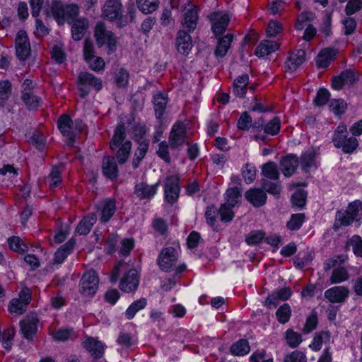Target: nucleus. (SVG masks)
<instances>
[{
	"mask_svg": "<svg viewBox=\"0 0 362 362\" xmlns=\"http://www.w3.org/2000/svg\"><path fill=\"white\" fill-rule=\"evenodd\" d=\"M137 8L144 14L155 11L159 6V0H136Z\"/></svg>",
	"mask_w": 362,
	"mask_h": 362,
	"instance_id": "nucleus-37",
	"label": "nucleus"
},
{
	"mask_svg": "<svg viewBox=\"0 0 362 362\" xmlns=\"http://www.w3.org/2000/svg\"><path fill=\"white\" fill-rule=\"evenodd\" d=\"M242 175L246 183H252L255 180L256 176L255 167L250 164H246L245 168L243 170Z\"/></svg>",
	"mask_w": 362,
	"mask_h": 362,
	"instance_id": "nucleus-60",
	"label": "nucleus"
},
{
	"mask_svg": "<svg viewBox=\"0 0 362 362\" xmlns=\"http://www.w3.org/2000/svg\"><path fill=\"white\" fill-rule=\"evenodd\" d=\"M153 103L156 118L161 119L168 103V98L164 94L158 93L153 97Z\"/></svg>",
	"mask_w": 362,
	"mask_h": 362,
	"instance_id": "nucleus-36",
	"label": "nucleus"
},
{
	"mask_svg": "<svg viewBox=\"0 0 362 362\" xmlns=\"http://www.w3.org/2000/svg\"><path fill=\"white\" fill-rule=\"evenodd\" d=\"M335 147L341 148L344 153H352L358 148L359 144L357 139L354 136L348 137L347 135L332 139Z\"/></svg>",
	"mask_w": 362,
	"mask_h": 362,
	"instance_id": "nucleus-17",
	"label": "nucleus"
},
{
	"mask_svg": "<svg viewBox=\"0 0 362 362\" xmlns=\"http://www.w3.org/2000/svg\"><path fill=\"white\" fill-rule=\"evenodd\" d=\"M187 138V128L182 122H176L172 127L168 142L172 148L182 146Z\"/></svg>",
	"mask_w": 362,
	"mask_h": 362,
	"instance_id": "nucleus-9",
	"label": "nucleus"
},
{
	"mask_svg": "<svg viewBox=\"0 0 362 362\" xmlns=\"http://www.w3.org/2000/svg\"><path fill=\"white\" fill-rule=\"evenodd\" d=\"M31 300V293L30 290L25 287L21 290L18 293V298L12 299L8 306L10 313L16 315L23 314Z\"/></svg>",
	"mask_w": 362,
	"mask_h": 362,
	"instance_id": "nucleus-5",
	"label": "nucleus"
},
{
	"mask_svg": "<svg viewBox=\"0 0 362 362\" xmlns=\"http://www.w3.org/2000/svg\"><path fill=\"white\" fill-rule=\"evenodd\" d=\"M71 34L72 37L76 41H79L82 39L88 28V21L86 18H75L71 21Z\"/></svg>",
	"mask_w": 362,
	"mask_h": 362,
	"instance_id": "nucleus-27",
	"label": "nucleus"
},
{
	"mask_svg": "<svg viewBox=\"0 0 362 362\" xmlns=\"http://www.w3.org/2000/svg\"><path fill=\"white\" fill-rule=\"evenodd\" d=\"M226 195V203L231 206H235L241 197L240 191L237 187L228 189Z\"/></svg>",
	"mask_w": 362,
	"mask_h": 362,
	"instance_id": "nucleus-46",
	"label": "nucleus"
},
{
	"mask_svg": "<svg viewBox=\"0 0 362 362\" xmlns=\"http://www.w3.org/2000/svg\"><path fill=\"white\" fill-rule=\"evenodd\" d=\"M102 172L104 176L111 180L118 177V167L116 159L112 156H105L102 163Z\"/></svg>",
	"mask_w": 362,
	"mask_h": 362,
	"instance_id": "nucleus-20",
	"label": "nucleus"
},
{
	"mask_svg": "<svg viewBox=\"0 0 362 362\" xmlns=\"http://www.w3.org/2000/svg\"><path fill=\"white\" fill-rule=\"evenodd\" d=\"M94 37L99 47L105 45H107L108 54L115 52L117 49L116 37L114 33L107 28L104 23H97L94 30Z\"/></svg>",
	"mask_w": 362,
	"mask_h": 362,
	"instance_id": "nucleus-3",
	"label": "nucleus"
},
{
	"mask_svg": "<svg viewBox=\"0 0 362 362\" xmlns=\"http://www.w3.org/2000/svg\"><path fill=\"white\" fill-rule=\"evenodd\" d=\"M307 192L303 189H297L291 197L293 206L303 208L306 203Z\"/></svg>",
	"mask_w": 362,
	"mask_h": 362,
	"instance_id": "nucleus-52",
	"label": "nucleus"
},
{
	"mask_svg": "<svg viewBox=\"0 0 362 362\" xmlns=\"http://www.w3.org/2000/svg\"><path fill=\"white\" fill-rule=\"evenodd\" d=\"M80 96L85 98L92 89L99 91L103 88V81L88 72H81L77 80Z\"/></svg>",
	"mask_w": 362,
	"mask_h": 362,
	"instance_id": "nucleus-4",
	"label": "nucleus"
},
{
	"mask_svg": "<svg viewBox=\"0 0 362 362\" xmlns=\"http://www.w3.org/2000/svg\"><path fill=\"white\" fill-rule=\"evenodd\" d=\"M298 163V157L294 154H289L281 160L280 169L286 177H290L295 173Z\"/></svg>",
	"mask_w": 362,
	"mask_h": 362,
	"instance_id": "nucleus-21",
	"label": "nucleus"
},
{
	"mask_svg": "<svg viewBox=\"0 0 362 362\" xmlns=\"http://www.w3.org/2000/svg\"><path fill=\"white\" fill-rule=\"evenodd\" d=\"M159 182L154 185H148L141 182L135 185L134 194L139 199H150L156 194Z\"/></svg>",
	"mask_w": 362,
	"mask_h": 362,
	"instance_id": "nucleus-18",
	"label": "nucleus"
},
{
	"mask_svg": "<svg viewBox=\"0 0 362 362\" xmlns=\"http://www.w3.org/2000/svg\"><path fill=\"white\" fill-rule=\"evenodd\" d=\"M291 315V308L288 303H284L276 312L277 320L281 323H286Z\"/></svg>",
	"mask_w": 362,
	"mask_h": 362,
	"instance_id": "nucleus-45",
	"label": "nucleus"
},
{
	"mask_svg": "<svg viewBox=\"0 0 362 362\" xmlns=\"http://www.w3.org/2000/svg\"><path fill=\"white\" fill-rule=\"evenodd\" d=\"M98 283L99 279L95 271L85 272L80 281V293L84 297H93L98 290Z\"/></svg>",
	"mask_w": 362,
	"mask_h": 362,
	"instance_id": "nucleus-6",
	"label": "nucleus"
},
{
	"mask_svg": "<svg viewBox=\"0 0 362 362\" xmlns=\"http://www.w3.org/2000/svg\"><path fill=\"white\" fill-rule=\"evenodd\" d=\"M16 53L21 61H25L30 54V45L25 31L20 30L16 37Z\"/></svg>",
	"mask_w": 362,
	"mask_h": 362,
	"instance_id": "nucleus-10",
	"label": "nucleus"
},
{
	"mask_svg": "<svg viewBox=\"0 0 362 362\" xmlns=\"http://www.w3.org/2000/svg\"><path fill=\"white\" fill-rule=\"evenodd\" d=\"M38 322L37 315L34 313L28 315L25 319L20 322L21 331L25 339H33L37 331Z\"/></svg>",
	"mask_w": 362,
	"mask_h": 362,
	"instance_id": "nucleus-13",
	"label": "nucleus"
},
{
	"mask_svg": "<svg viewBox=\"0 0 362 362\" xmlns=\"http://www.w3.org/2000/svg\"><path fill=\"white\" fill-rule=\"evenodd\" d=\"M281 129V121L278 117H275L264 127V132L270 135H276Z\"/></svg>",
	"mask_w": 362,
	"mask_h": 362,
	"instance_id": "nucleus-51",
	"label": "nucleus"
},
{
	"mask_svg": "<svg viewBox=\"0 0 362 362\" xmlns=\"http://www.w3.org/2000/svg\"><path fill=\"white\" fill-rule=\"evenodd\" d=\"M245 197L255 207L263 206L266 203L267 198L265 192L257 188L247 190L245 194Z\"/></svg>",
	"mask_w": 362,
	"mask_h": 362,
	"instance_id": "nucleus-24",
	"label": "nucleus"
},
{
	"mask_svg": "<svg viewBox=\"0 0 362 362\" xmlns=\"http://www.w3.org/2000/svg\"><path fill=\"white\" fill-rule=\"evenodd\" d=\"M122 11L123 6L120 0H107L103 8V16L112 21L116 20Z\"/></svg>",
	"mask_w": 362,
	"mask_h": 362,
	"instance_id": "nucleus-16",
	"label": "nucleus"
},
{
	"mask_svg": "<svg viewBox=\"0 0 362 362\" xmlns=\"http://www.w3.org/2000/svg\"><path fill=\"white\" fill-rule=\"evenodd\" d=\"M252 119L247 112H244L240 115L237 127L243 131H247L252 127Z\"/></svg>",
	"mask_w": 362,
	"mask_h": 362,
	"instance_id": "nucleus-55",
	"label": "nucleus"
},
{
	"mask_svg": "<svg viewBox=\"0 0 362 362\" xmlns=\"http://www.w3.org/2000/svg\"><path fill=\"white\" fill-rule=\"evenodd\" d=\"M149 144L148 139L141 138L138 140V146L134 151L132 163L134 169H136L139 166L140 162L146 156Z\"/></svg>",
	"mask_w": 362,
	"mask_h": 362,
	"instance_id": "nucleus-23",
	"label": "nucleus"
},
{
	"mask_svg": "<svg viewBox=\"0 0 362 362\" xmlns=\"http://www.w3.org/2000/svg\"><path fill=\"white\" fill-rule=\"evenodd\" d=\"M93 59L90 58V59L86 61L90 69L95 71H100L103 70L105 68V62L102 57H93Z\"/></svg>",
	"mask_w": 362,
	"mask_h": 362,
	"instance_id": "nucleus-63",
	"label": "nucleus"
},
{
	"mask_svg": "<svg viewBox=\"0 0 362 362\" xmlns=\"http://www.w3.org/2000/svg\"><path fill=\"white\" fill-rule=\"evenodd\" d=\"M198 13L195 7L189 8L184 14L182 25L189 32L193 31L197 25Z\"/></svg>",
	"mask_w": 362,
	"mask_h": 362,
	"instance_id": "nucleus-33",
	"label": "nucleus"
},
{
	"mask_svg": "<svg viewBox=\"0 0 362 362\" xmlns=\"http://www.w3.org/2000/svg\"><path fill=\"white\" fill-rule=\"evenodd\" d=\"M9 247L17 252L23 253L27 250V246L22 242L18 237H12L8 239Z\"/></svg>",
	"mask_w": 362,
	"mask_h": 362,
	"instance_id": "nucleus-53",
	"label": "nucleus"
},
{
	"mask_svg": "<svg viewBox=\"0 0 362 362\" xmlns=\"http://www.w3.org/2000/svg\"><path fill=\"white\" fill-rule=\"evenodd\" d=\"M315 157V152L313 149H309L302 153L300 164L303 172L308 173L313 167H317Z\"/></svg>",
	"mask_w": 362,
	"mask_h": 362,
	"instance_id": "nucleus-31",
	"label": "nucleus"
},
{
	"mask_svg": "<svg viewBox=\"0 0 362 362\" xmlns=\"http://www.w3.org/2000/svg\"><path fill=\"white\" fill-rule=\"evenodd\" d=\"M169 145L165 141H163L159 144L158 149L156 151L157 155L167 163H170L171 161Z\"/></svg>",
	"mask_w": 362,
	"mask_h": 362,
	"instance_id": "nucleus-57",
	"label": "nucleus"
},
{
	"mask_svg": "<svg viewBox=\"0 0 362 362\" xmlns=\"http://www.w3.org/2000/svg\"><path fill=\"white\" fill-rule=\"evenodd\" d=\"M230 353L235 356H243L250 351L249 343L246 339H240L230 347Z\"/></svg>",
	"mask_w": 362,
	"mask_h": 362,
	"instance_id": "nucleus-42",
	"label": "nucleus"
},
{
	"mask_svg": "<svg viewBox=\"0 0 362 362\" xmlns=\"http://www.w3.org/2000/svg\"><path fill=\"white\" fill-rule=\"evenodd\" d=\"M139 284V278L136 269L129 270L122 278L119 288L126 293L135 291Z\"/></svg>",
	"mask_w": 362,
	"mask_h": 362,
	"instance_id": "nucleus-14",
	"label": "nucleus"
},
{
	"mask_svg": "<svg viewBox=\"0 0 362 362\" xmlns=\"http://www.w3.org/2000/svg\"><path fill=\"white\" fill-rule=\"evenodd\" d=\"M262 173L264 177L274 180H276L279 177L276 164L272 161L262 165Z\"/></svg>",
	"mask_w": 362,
	"mask_h": 362,
	"instance_id": "nucleus-41",
	"label": "nucleus"
},
{
	"mask_svg": "<svg viewBox=\"0 0 362 362\" xmlns=\"http://www.w3.org/2000/svg\"><path fill=\"white\" fill-rule=\"evenodd\" d=\"M180 177L177 175L167 177L164 187L165 199L170 204H174L178 199L180 187L179 185Z\"/></svg>",
	"mask_w": 362,
	"mask_h": 362,
	"instance_id": "nucleus-8",
	"label": "nucleus"
},
{
	"mask_svg": "<svg viewBox=\"0 0 362 362\" xmlns=\"http://www.w3.org/2000/svg\"><path fill=\"white\" fill-rule=\"evenodd\" d=\"M330 340V334L328 331H322L315 334L313 342L310 345V347L317 351L320 350L323 343H327Z\"/></svg>",
	"mask_w": 362,
	"mask_h": 362,
	"instance_id": "nucleus-40",
	"label": "nucleus"
},
{
	"mask_svg": "<svg viewBox=\"0 0 362 362\" xmlns=\"http://www.w3.org/2000/svg\"><path fill=\"white\" fill-rule=\"evenodd\" d=\"M126 139V127L124 123H119L114 131V134L110 142L112 151L117 150L116 158L118 163L124 165L129 159L132 151V142Z\"/></svg>",
	"mask_w": 362,
	"mask_h": 362,
	"instance_id": "nucleus-1",
	"label": "nucleus"
},
{
	"mask_svg": "<svg viewBox=\"0 0 362 362\" xmlns=\"http://www.w3.org/2000/svg\"><path fill=\"white\" fill-rule=\"evenodd\" d=\"M279 46L280 45L275 41L262 40L257 47L255 54L259 57L267 56L277 50Z\"/></svg>",
	"mask_w": 362,
	"mask_h": 362,
	"instance_id": "nucleus-30",
	"label": "nucleus"
},
{
	"mask_svg": "<svg viewBox=\"0 0 362 362\" xmlns=\"http://www.w3.org/2000/svg\"><path fill=\"white\" fill-rule=\"evenodd\" d=\"M29 98L22 99L27 107L30 110H37L42 103V98L34 95L33 93H28Z\"/></svg>",
	"mask_w": 362,
	"mask_h": 362,
	"instance_id": "nucleus-58",
	"label": "nucleus"
},
{
	"mask_svg": "<svg viewBox=\"0 0 362 362\" xmlns=\"http://www.w3.org/2000/svg\"><path fill=\"white\" fill-rule=\"evenodd\" d=\"M305 61V52L303 49H298L291 54L290 57L286 62L285 68L287 71H294L299 66Z\"/></svg>",
	"mask_w": 362,
	"mask_h": 362,
	"instance_id": "nucleus-28",
	"label": "nucleus"
},
{
	"mask_svg": "<svg viewBox=\"0 0 362 362\" xmlns=\"http://www.w3.org/2000/svg\"><path fill=\"white\" fill-rule=\"evenodd\" d=\"M349 278L347 270L344 267H339L333 269L330 281L332 284H339L348 280Z\"/></svg>",
	"mask_w": 362,
	"mask_h": 362,
	"instance_id": "nucleus-43",
	"label": "nucleus"
},
{
	"mask_svg": "<svg viewBox=\"0 0 362 362\" xmlns=\"http://www.w3.org/2000/svg\"><path fill=\"white\" fill-rule=\"evenodd\" d=\"M285 338L291 348H296L302 342L301 335L292 329H288L286 332Z\"/></svg>",
	"mask_w": 362,
	"mask_h": 362,
	"instance_id": "nucleus-50",
	"label": "nucleus"
},
{
	"mask_svg": "<svg viewBox=\"0 0 362 362\" xmlns=\"http://www.w3.org/2000/svg\"><path fill=\"white\" fill-rule=\"evenodd\" d=\"M262 187L264 190L273 195H278L281 192L280 185L264 179L262 180Z\"/></svg>",
	"mask_w": 362,
	"mask_h": 362,
	"instance_id": "nucleus-61",
	"label": "nucleus"
},
{
	"mask_svg": "<svg viewBox=\"0 0 362 362\" xmlns=\"http://www.w3.org/2000/svg\"><path fill=\"white\" fill-rule=\"evenodd\" d=\"M233 34L228 33L223 37H217L218 42L214 51L216 57L223 58L227 54L233 40Z\"/></svg>",
	"mask_w": 362,
	"mask_h": 362,
	"instance_id": "nucleus-22",
	"label": "nucleus"
},
{
	"mask_svg": "<svg viewBox=\"0 0 362 362\" xmlns=\"http://www.w3.org/2000/svg\"><path fill=\"white\" fill-rule=\"evenodd\" d=\"M318 323L317 316L316 313H313L308 317L305 325L303 328V332L305 334H308L314 330Z\"/></svg>",
	"mask_w": 362,
	"mask_h": 362,
	"instance_id": "nucleus-62",
	"label": "nucleus"
},
{
	"mask_svg": "<svg viewBox=\"0 0 362 362\" xmlns=\"http://www.w3.org/2000/svg\"><path fill=\"white\" fill-rule=\"evenodd\" d=\"M50 10L59 25H63L65 21L71 23L79 13V8L76 4H64L57 0L52 1Z\"/></svg>",
	"mask_w": 362,
	"mask_h": 362,
	"instance_id": "nucleus-2",
	"label": "nucleus"
},
{
	"mask_svg": "<svg viewBox=\"0 0 362 362\" xmlns=\"http://www.w3.org/2000/svg\"><path fill=\"white\" fill-rule=\"evenodd\" d=\"M75 245V240L71 238L64 245L61 246L54 254V262L57 264L62 263L67 256L72 252Z\"/></svg>",
	"mask_w": 362,
	"mask_h": 362,
	"instance_id": "nucleus-32",
	"label": "nucleus"
},
{
	"mask_svg": "<svg viewBox=\"0 0 362 362\" xmlns=\"http://www.w3.org/2000/svg\"><path fill=\"white\" fill-rule=\"evenodd\" d=\"M178 259L177 251L173 247L163 248L160 251L157 263L161 270L170 272L176 265Z\"/></svg>",
	"mask_w": 362,
	"mask_h": 362,
	"instance_id": "nucleus-7",
	"label": "nucleus"
},
{
	"mask_svg": "<svg viewBox=\"0 0 362 362\" xmlns=\"http://www.w3.org/2000/svg\"><path fill=\"white\" fill-rule=\"evenodd\" d=\"M284 362H307V357L303 351L296 350L287 354Z\"/></svg>",
	"mask_w": 362,
	"mask_h": 362,
	"instance_id": "nucleus-59",
	"label": "nucleus"
},
{
	"mask_svg": "<svg viewBox=\"0 0 362 362\" xmlns=\"http://www.w3.org/2000/svg\"><path fill=\"white\" fill-rule=\"evenodd\" d=\"M348 244L352 247L354 253L357 257H362V239L359 235H353Z\"/></svg>",
	"mask_w": 362,
	"mask_h": 362,
	"instance_id": "nucleus-54",
	"label": "nucleus"
},
{
	"mask_svg": "<svg viewBox=\"0 0 362 362\" xmlns=\"http://www.w3.org/2000/svg\"><path fill=\"white\" fill-rule=\"evenodd\" d=\"M305 216L304 214L300 213L293 214L286 224L287 228L291 230H298L302 226L305 221Z\"/></svg>",
	"mask_w": 362,
	"mask_h": 362,
	"instance_id": "nucleus-47",
	"label": "nucleus"
},
{
	"mask_svg": "<svg viewBox=\"0 0 362 362\" xmlns=\"http://www.w3.org/2000/svg\"><path fill=\"white\" fill-rule=\"evenodd\" d=\"M97 216L94 213H90L78 223L76 228V233L80 235L88 234L93 225L96 223Z\"/></svg>",
	"mask_w": 362,
	"mask_h": 362,
	"instance_id": "nucleus-26",
	"label": "nucleus"
},
{
	"mask_svg": "<svg viewBox=\"0 0 362 362\" xmlns=\"http://www.w3.org/2000/svg\"><path fill=\"white\" fill-rule=\"evenodd\" d=\"M264 236L265 233L263 230H253L247 235L245 241L250 245H256L259 243Z\"/></svg>",
	"mask_w": 362,
	"mask_h": 362,
	"instance_id": "nucleus-56",
	"label": "nucleus"
},
{
	"mask_svg": "<svg viewBox=\"0 0 362 362\" xmlns=\"http://www.w3.org/2000/svg\"><path fill=\"white\" fill-rule=\"evenodd\" d=\"M57 126L62 135L68 139V144L73 145L76 132L71 118L66 114L61 115L57 120Z\"/></svg>",
	"mask_w": 362,
	"mask_h": 362,
	"instance_id": "nucleus-11",
	"label": "nucleus"
},
{
	"mask_svg": "<svg viewBox=\"0 0 362 362\" xmlns=\"http://www.w3.org/2000/svg\"><path fill=\"white\" fill-rule=\"evenodd\" d=\"M334 50L332 49H325L322 50L317 57L316 64L320 68H326L333 59Z\"/></svg>",
	"mask_w": 362,
	"mask_h": 362,
	"instance_id": "nucleus-39",
	"label": "nucleus"
},
{
	"mask_svg": "<svg viewBox=\"0 0 362 362\" xmlns=\"http://www.w3.org/2000/svg\"><path fill=\"white\" fill-rule=\"evenodd\" d=\"M354 220L346 211H338L336 214L333 229L334 231H337L342 226H350Z\"/></svg>",
	"mask_w": 362,
	"mask_h": 362,
	"instance_id": "nucleus-35",
	"label": "nucleus"
},
{
	"mask_svg": "<svg viewBox=\"0 0 362 362\" xmlns=\"http://www.w3.org/2000/svg\"><path fill=\"white\" fill-rule=\"evenodd\" d=\"M11 93V83L8 81H0V106L4 107Z\"/></svg>",
	"mask_w": 362,
	"mask_h": 362,
	"instance_id": "nucleus-49",
	"label": "nucleus"
},
{
	"mask_svg": "<svg viewBox=\"0 0 362 362\" xmlns=\"http://www.w3.org/2000/svg\"><path fill=\"white\" fill-rule=\"evenodd\" d=\"M209 19L211 22V30L216 37L226 31L230 21L228 14L220 12L212 13L209 16Z\"/></svg>",
	"mask_w": 362,
	"mask_h": 362,
	"instance_id": "nucleus-12",
	"label": "nucleus"
},
{
	"mask_svg": "<svg viewBox=\"0 0 362 362\" xmlns=\"http://www.w3.org/2000/svg\"><path fill=\"white\" fill-rule=\"evenodd\" d=\"M349 290L345 286H334L325 292V297L331 303H343L349 296Z\"/></svg>",
	"mask_w": 362,
	"mask_h": 362,
	"instance_id": "nucleus-19",
	"label": "nucleus"
},
{
	"mask_svg": "<svg viewBox=\"0 0 362 362\" xmlns=\"http://www.w3.org/2000/svg\"><path fill=\"white\" fill-rule=\"evenodd\" d=\"M146 305V300L145 298H141L132 303L125 312V315L127 319H132L136 313L140 310L144 308Z\"/></svg>",
	"mask_w": 362,
	"mask_h": 362,
	"instance_id": "nucleus-44",
	"label": "nucleus"
},
{
	"mask_svg": "<svg viewBox=\"0 0 362 362\" xmlns=\"http://www.w3.org/2000/svg\"><path fill=\"white\" fill-rule=\"evenodd\" d=\"M315 18V15L311 11H304L300 13L296 18L295 28L298 30H303L310 22Z\"/></svg>",
	"mask_w": 362,
	"mask_h": 362,
	"instance_id": "nucleus-38",
	"label": "nucleus"
},
{
	"mask_svg": "<svg viewBox=\"0 0 362 362\" xmlns=\"http://www.w3.org/2000/svg\"><path fill=\"white\" fill-rule=\"evenodd\" d=\"M100 221L103 223L107 222L115 213V200L111 198L104 200L100 204Z\"/></svg>",
	"mask_w": 362,
	"mask_h": 362,
	"instance_id": "nucleus-29",
	"label": "nucleus"
},
{
	"mask_svg": "<svg viewBox=\"0 0 362 362\" xmlns=\"http://www.w3.org/2000/svg\"><path fill=\"white\" fill-rule=\"evenodd\" d=\"M249 83L247 74L238 76L233 82V93L237 97L243 98L245 95Z\"/></svg>",
	"mask_w": 362,
	"mask_h": 362,
	"instance_id": "nucleus-34",
	"label": "nucleus"
},
{
	"mask_svg": "<svg viewBox=\"0 0 362 362\" xmlns=\"http://www.w3.org/2000/svg\"><path fill=\"white\" fill-rule=\"evenodd\" d=\"M81 344L95 359L100 358L103 356L106 347L102 341L91 337H87Z\"/></svg>",
	"mask_w": 362,
	"mask_h": 362,
	"instance_id": "nucleus-15",
	"label": "nucleus"
},
{
	"mask_svg": "<svg viewBox=\"0 0 362 362\" xmlns=\"http://www.w3.org/2000/svg\"><path fill=\"white\" fill-rule=\"evenodd\" d=\"M177 51L182 54H187L192 47L191 36L185 30H180L176 39Z\"/></svg>",
	"mask_w": 362,
	"mask_h": 362,
	"instance_id": "nucleus-25",
	"label": "nucleus"
},
{
	"mask_svg": "<svg viewBox=\"0 0 362 362\" xmlns=\"http://www.w3.org/2000/svg\"><path fill=\"white\" fill-rule=\"evenodd\" d=\"M233 207L234 206H231L226 203L221 205L218 210V214L220 215L221 221L228 223L233 220L234 217V212L233 211Z\"/></svg>",
	"mask_w": 362,
	"mask_h": 362,
	"instance_id": "nucleus-48",
	"label": "nucleus"
},
{
	"mask_svg": "<svg viewBox=\"0 0 362 362\" xmlns=\"http://www.w3.org/2000/svg\"><path fill=\"white\" fill-rule=\"evenodd\" d=\"M361 8V0H350L346 6L345 12L347 16H351L358 11Z\"/></svg>",
	"mask_w": 362,
	"mask_h": 362,
	"instance_id": "nucleus-64",
	"label": "nucleus"
}]
</instances>
